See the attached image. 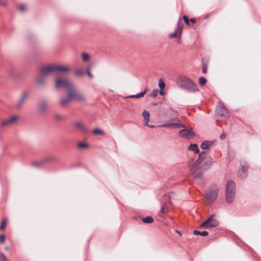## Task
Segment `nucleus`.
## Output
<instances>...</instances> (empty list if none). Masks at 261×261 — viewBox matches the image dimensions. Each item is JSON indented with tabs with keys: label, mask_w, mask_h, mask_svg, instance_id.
<instances>
[{
	"label": "nucleus",
	"mask_w": 261,
	"mask_h": 261,
	"mask_svg": "<svg viewBox=\"0 0 261 261\" xmlns=\"http://www.w3.org/2000/svg\"><path fill=\"white\" fill-rule=\"evenodd\" d=\"M176 84L180 88L189 93H194L199 91L196 85L186 76L178 77L176 80Z\"/></svg>",
	"instance_id": "nucleus-1"
},
{
	"label": "nucleus",
	"mask_w": 261,
	"mask_h": 261,
	"mask_svg": "<svg viewBox=\"0 0 261 261\" xmlns=\"http://www.w3.org/2000/svg\"><path fill=\"white\" fill-rule=\"evenodd\" d=\"M73 99H75L77 101L81 102H84L86 100V99L83 94L77 90L67 92V97H63L60 100V105L62 107H65Z\"/></svg>",
	"instance_id": "nucleus-2"
},
{
	"label": "nucleus",
	"mask_w": 261,
	"mask_h": 261,
	"mask_svg": "<svg viewBox=\"0 0 261 261\" xmlns=\"http://www.w3.org/2000/svg\"><path fill=\"white\" fill-rule=\"evenodd\" d=\"M236 184L231 180L227 181L225 187V199L228 203H231L236 195Z\"/></svg>",
	"instance_id": "nucleus-3"
},
{
	"label": "nucleus",
	"mask_w": 261,
	"mask_h": 261,
	"mask_svg": "<svg viewBox=\"0 0 261 261\" xmlns=\"http://www.w3.org/2000/svg\"><path fill=\"white\" fill-rule=\"evenodd\" d=\"M55 87L57 89L64 88L67 92L77 91L72 83L66 78H58L56 80Z\"/></svg>",
	"instance_id": "nucleus-4"
},
{
	"label": "nucleus",
	"mask_w": 261,
	"mask_h": 261,
	"mask_svg": "<svg viewBox=\"0 0 261 261\" xmlns=\"http://www.w3.org/2000/svg\"><path fill=\"white\" fill-rule=\"evenodd\" d=\"M214 215H211L205 221L202 222L200 226L203 228L207 229L210 228L216 227L219 225V221L214 219Z\"/></svg>",
	"instance_id": "nucleus-5"
},
{
	"label": "nucleus",
	"mask_w": 261,
	"mask_h": 261,
	"mask_svg": "<svg viewBox=\"0 0 261 261\" xmlns=\"http://www.w3.org/2000/svg\"><path fill=\"white\" fill-rule=\"evenodd\" d=\"M206 152L202 151L199 153V156L198 159L195 161V163L191 164V163L194 161V159L192 158L189 163V165L191 166V169L194 170H196L200 169V164L205 159Z\"/></svg>",
	"instance_id": "nucleus-6"
},
{
	"label": "nucleus",
	"mask_w": 261,
	"mask_h": 261,
	"mask_svg": "<svg viewBox=\"0 0 261 261\" xmlns=\"http://www.w3.org/2000/svg\"><path fill=\"white\" fill-rule=\"evenodd\" d=\"M218 190L215 186H212L208 189L206 193V198L208 202L213 203L217 199Z\"/></svg>",
	"instance_id": "nucleus-7"
},
{
	"label": "nucleus",
	"mask_w": 261,
	"mask_h": 261,
	"mask_svg": "<svg viewBox=\"0 0 261 261\" xmlns=\"http://www.w3.org/2000/svg\"><path fill=\"white\" fill-rule=\"evenodd\" d=\"M55 161V159L53 156H46L42 159L39 162H33L32 165L37 168H41L43 166L53 163Z\"/></svg>",
	"instance_id": "nucleus-8"
},
{
	"label": "nucleus",
	"mask_w": 261,
	"mask_h": 261,
	"mask_svg": "<svg viewBox=\"0 0 261 261\" xmlns=\"http://www.w3.org/2000/svg\"><path fill=\"white\" fill-rule=\"evenodd\" d=\"M240 164V168L238 171L239 177L241 179H245L248 175L249 165L244 160H241Z\"/></svg>",
	"instance_id": "nucleus-9"
},
{
	"label": "nucleus",
	"mask_w": 261,
	"mask_h": 261,
	"mask_svg": "<svg viewBox=\"0 0 261 261\" xmlns=\"http://www.w3.org/2000/svg\"><path fill=\"white\" fill-rule=\"evenodd\" d=\"M178 134L181 138L187 139H193L195 135L194 132L192 129H188L187 128L179 131Z\"/></svg>",
	"instance_id": "nucleus-10"
},
{
	"label": "nucleus",
	"mask_w": 261,
	"mask_h": 261,
	"mask_svg": "<svg viewBox=\"0 0 261 261\" xmlns=\"http://www.w3.org/2000/svg\"><path fill=\"white\" fill-rule=\"evenodd\" d=\"M30 94V92L29 91L24 90L22 92V93L20 95V98H19L17 105L16 108L18 109H20L22 108V106L24 104L25 100H27L29 95Z\"/></svg>",
	"instance_id": "nucleus-11"
},
{
	"label": "nucleus",
	"mask_w": 261,
	"mask_h": 261,
	"mask_svg": "<svg viewBox=\"0 0 261 261\" xmlns=\"http://www.w3.org/2000/svg\"><path fill=\"white\" fill-rule=\"evenodd\" d=\"M48 107V102L46 99L41 100L38 104V110L39 112L41 114H45Z\"/></svg>",
	"instance_id": "nucleus-12"
},
{
	"label": "nucleus",
	"mask_w": 261,
	"mask_h": 261,
	"mask_svg": "<svg viewBox=\"0 0 261 261\" xmlns=\"http://www.w3.org/2000/svg\"><path fill=\"white\" fill-rule=\"evenodd\" d=\"M54 66L53 65H50L46 67H41L39 69L38 72L43 75L46 77V75L48 74L54 72Z\"/></svg>",
	"instance_id": "nucleus-13"
},
{
	"label": "nucleus",
	"mask_w": 261,
	"mask_h": 261,
	"mask_svg": "<svg viewBox=\"0 0 261 261\" xmlns=\"http://www.w3.org/2000/svg\"><path fill=\"white\" fill-rule=\"evenodd\" d=\"M73 126L82 133L86 134L88 132V129L81 122L75 121L72 123Z\"/></svg>",
	"instance_id": "nucleus-14"
},
{
	"label": "nucleus",
	"mask_w": 261,
	"mask_h": 261,
	"mask_svg": "<svg viewBox=\"0 0 261 261\" xmlns=\"http://www.w3.org/2000/svg\"><path fill=\"white\" fill-rule=\"evenodd\" d=\"M217 114L218 115L223 116L225 118H228L229 114L228 110L224 106H221L217 110Z\"/></svg>",
	"instance_id": "nucleus-15"
},
{
	"label": "nucleus",
	"mask_w": 261,
	"mask_h": 261,
	"mask_svg": "<svg viewBox=\"0 0 261 261\" xmlns=\"http://www.w3.org/2000/svg\"><path fill=\"white\" fill-rule=\"evenodd\" d=\"M46 77L40 74L38 72V75L36 78V82L37 85L40 87H44L45 85Z\"/></svg>",
	"instance_id": "nucleus-16"
},
{
	"label": "nucleus",
	"mask_w": 261,
	"mask_h": 261,
	"mask_svg": "<svg viewBox=\"0 0 261 261\" xmlns=\"http://www.w3.org/2000/svg\"><path fill=\"white\" fill-rule=\"evenodd\" d=\"M18 119V118L16 116H13L11 118L8 119L7 120H3L1 123V125L2 126H5L9 125L12 124L14 122L16 121Z\"/></svg>",
	"instance_id": "nucleus-17"
},
{
	"label": "nucleus",
	"mask_w": 261,
	"mask_h": 261,
	"mask_svg": "<svg viewBox=\"0 0 261 261\" xmlns=\"http://www.w3.org/2000/svg\"><path fill=\"white\" fill-rule=\"evenodd\" d=\"M54 71H59L61 72H66L69 71V68L66 66L61 65H53Z\"/></svg>",
	"instance_id": "nucleus-18"
},
{
	"label": "nucleus",
	"mask_w": 261,
	"mask_h": 261,
	"mask_svg": "<svg viewBox=\"0 0 261 261\" xmlns=\"http://www.w3.org/2000/svg\"><path fill=\"white\" fill-rule=\"evenodd\" d=\"M213 160L211 157H208L204 162L203 164V168L204 169H208L212 165Z\"/></svg>",
	"instance_id": "nucleus-19"
},
{
	"label": "nucleus",
	"mask_w": 261,
	"mask_h": 261,
	"mask_svg": "<svg viewBox=\"0 0 261 261\" xmlns=\"http://www.w3.org/2000/svg\"><path fill=\"white\" fill-rule=\"evenodd\" d=\"M142 115L144 118L143 125H148V123L149 121V116H150L149 113L146 110H144L143 112H142Z\"/></svg>",
	"instance_id": "nucleus-20"
},
{
	"label": "nucleus",
	"mask_w": 261,
	"mask_h": 261,
	"mask_svg": "<svg viewBox=\"0 0 261 261\" xmlns=\"http://www.w3.org/2000/svg\"><path fill=\"white\" fill-rule=\"evenodd\" d=\"M212 145V142L205 140L203 141L200 144V147L203 150L209 149V147Z\"/></svg>",
	"instance_id": "nucleus-21"
},
{
	"label": "nucleus",
	"mask_w": 261,
	"mask_h": 261,
	"mask_svg": "<svg viewBox=\"0 0 261 261\" xmlns=\"http://www.w3.org/2000/svg\"><path fill=\"white\" fill-rule=\"evenodd\" d=\"M168 211V207L165 204L161 208L158 213V216L161 218L164 217V214L167 213Z\"/></svg>",
	"instance_id": "nucleus-22"
},
{
	"label": "nucleus",
	"mask_w": 261,
	"mask_h": 261,
	"mask_svg": "<svg viewBox=\"0 0 261 261\" xmlns=\"http://www.w3.org/2000/svg\"><path fill=\"white\" fill-rule=\"evenodd\" d=\"M236 156L235 151L231 149H228L227 151V159L230 161L233 160Z\"/></svg>",
	"instance_id": "nucleus-23"
},
{
	"label": "nucleus",
	"mask_w": 261,
	"mask_h": 261,
	"mask_svg": "<svg viewBox=\"0 0 261 261\" xmlns=\"http://www.w3.org/2000/svg\"><path fill=\"white\" fill-rule=\"evenodd\" d=\"M188 149L194 151L195 153H199V149L198 147V145L195 143L191 144V145L188 147Z\"/></svg>",
	"instance_id": "nucleus-24"
},
{
	"label": "nucleus",
	"mask_w": 261,
	"mask_h": 261,
	"mask_svg": "<svg viewBox=\"0 0 261 261\" xmlns=\"http://www.w3.org/2000/svg\"><path fill=\"white\" fill-rule=\"evenodd\" d=\"M147 92V89H145L143 91L135 95H130L128 97L130 98H140L141 97H143L144 95L146 94Z\"/></svg>",
	"instance_id": "nucleus-25"
},
{
	"label": "nucleus",
	"mask_w": 261,
	"mask_h": 261,
	"mask_svg": "<svg viewBox=\"0 0 261 261\" xmlns=\"http://www.w3.org/2000/svg\"><path fill=\"white\" fill-rule=\"evenodd\" d=\"M140 218L142 219L144 223L147 224L151 223L153 221V218L150 216H148L145 218H142L141 217H140Z\"/></svg>",
	"instance_id": "nucleus-26"
},
{
	"label": "nucleus",
	"mask_w": 261,
	"mask_h": 261,
	"mask_svg": "<svg viewBox=\"0 0 261 261\" xmlns=\"http://www.w3.org/2000/svg\"><path fill=\"white\" fill-rule=\"evenodd\" d=\"M176 125H177L176 123H170L161 124L160 125V127L163 128H176Z\"/></svg>",
	"instance_id": "nucleus-27"
},
{
	"label": "nucleus",
	"mask_w": 261,
	"mask_h": 261,
	"mask_svg": "<svg viewBox=\"0 0 261 261\" xmlns=\"http://www.w3.org/2000/svg\"><path fill=\"white\" fill-rule=\"evenodd\" d=\"M193 234L195 235H200L201 236L205 237L208 234V232L207 231H200L198 230H194L193 231Z\"/></svg>",
	"instance_id": "nucleus-28"
},
{
	"label": "nucleus",
	"mask_w": 261,
	"mask_h": 261,
	"mask_svg": "<svg viewBox=\"0 0 261 261\" xmlns=\"http://www.w3.org/2000/svg\"><path fill=\"white\" fill-rule=\"evenodd\" d=\"M184 24L181 22L180 18H179L178 21L177 23L176 30L178 31L179 35H181L183 29Z\"/></svg>",
	"instance_id": "nucleus-29"
},
{
	"label": "nucleus",
	"mask_w": 261,
	"mask_h": 261,
	"mask_svg": "<svg viewBox=\"0 0 261 261\" xmlns=\"http://www.w3.org/2000/svg\"><path fill=\"white\" fill-rule=\"evenodd\" d=\"M180 35H179L178 31L176 29L174 32L170 34L169 37L170 38H178L180 37Z\"/></svg>",
	"instance_id": "nucleus-30"
},
{
	"label": "nucleus",
	"mask_w": 261,
	"mask_h": 261,
	"mask_svg": "<svg viewBox=\"0 0 261 261\" xmlns=\"http://www.w3.org/2000/svg\"><path fill=\"white\" fill-rule=\"evenodd\" d=\"M82 58L83 61L88 62L90 59V56L88 54L86 53H83L82 54Z\"/></svg>",
	"instance_id": "nucleus-31"
},
{
	"label": "nucleus",
	"mask_w": 261,
	"mask_h": 261,
	"mask_svg": "<svg viewBox=\"0 0 261 261\" xmlns=\"http://www.w3.org/2000/svg\"><path fill=\"white\" fill-rule=\"evenodd\" d=\"M93 133L94 134V135H102L104 134V132L98 128H94L93 131H92Z\"/></svg>",
	"instance_id": "nucleus-32"
},
{
	"label": "nucleus",
	"mask_w": 261,
	"mask_h": 261,
	"mask_svg": "<svg viewBox=\"0 0 261 261\" xmlns=\"http://www.w3.org/2000/svg\"><path fill=\"white\" fill-rule=\"evenodd\" d=\"M84 73V72L82 69H77L74 72L75 75L79 77L83 76Z\"/></svg>",
	"instance_id": "nucleus-33"
},
{
	"label": "nucleus",
	"mask_w": 261,
	"mask_h": 261,
	"mask_svg": "<svg viewBox=\"0 0 261 261\" xmlns=\"http://www.w3.org/2000/svg\"><path fill=\"white\" fill-rule=\"evenodd\" d=\"M206 82H207L206 79L204 77L201 76L199 78V80H198L199 84L200 85H201L202 86L205 85Z\"/></svg>",
	"instance_id": "nucleus-34"
},
{
	"label": "nucleus",
	"mask_w": 261,
	"mask_h": 261,
	"mask_svg": "<svg viewBox=\"0 0 261 261\" xmlns=\"http://www.w3.org/2000/svg\"><path fill=\"white\" fill-rule=\"evenodd\" d=\"M158 86L160 88V89H165V82H164V81L162 79H159V83H158Z\"/></svg>",
	"instance_id": "nucleus-35"
},
{
	"label": "nucleus",
	"mask_w": 261,
	"mask_h": 261,
	"mask_svg": "<svg viewBox=\"0 0 261 261\" xmlns=\"http://www.w3.org/2000/svg\"><path fill=\"white\" fill-rule=\"evenodd\" d=\"M88 146V144L82 142H79L77 144V147L80 148H87Z\"/></svg>",
	"instance_id": "nucleus-36"
},
{
	"label": "nucleus",
	"mask_w": 261,
	"mask_h": 261,
	"mask_svg": "<svg viewBox=\"0 0 261 261\" xmlns=\"http://www.w3.org/2000/svg\"><path fill=\"white\" fill-rule=\"evenodd\" d=\"M54 117L55 120H63L65 118V117L59 114H55L54 115Z\"/></svg>",
	"instance_id": "nucleus-37"
},
{
	"label": "nucleus",
	"mask_w": 261,
	"mask_h": 261,
	"mask_svg": "<svg viewBox=\"0 0 261 261\" xmlns=\"http://www.w3.org/2000/svg\"><path fill=\"white\" fill-rule=\"evenodd\" d=\"M6 223H7V220L6 219H4L2 222L1 226H0V229L1 230H4L6 228Z\"/></svg>",
	"instance_id": "nucleus-38"
},
{
	"label": "nucleus",
	"mask_w": 261,
	"mask_h": 261,
	"mask_svg": "<svg viewBox=\"0 0 261 261\" xmlns=\"http://www.w3.org/2000/svg\"><path fill=\"white\" fill-rule=\"evenodd\" d=\"M158 93H159L158 89H153L151 92V96H152V97H155L157 96Z\"/></svg>",
	"instance_id": "nucleus-39"
},
{
	"label": "nucleus",
	"mask_w": 261,
	"mask_h": 261,
	"mask_svg": "<svg viewBox=\"0 0 261 261\" xmlns=\"http://www.w3.org/2000/svg\"><path fill=\"white\" fill-rule=\"evenodd\" d=\"M19 10L21 12H24L27 10V6L25 5H21L18 7Z\"/></svg>",
	"instance_id": "nucleus-40"
},
{
	"label": "nucleus",
	"mask_w": 261,
	"mask_h": 261,
	"mask_svg": "<svg viewBox=\"0 0 261 261\" xmlns=\"http://www.w3.org/2000/svg\"><path fill=\"white\" fill-rule=\"evenodd\" d=\"M207 64L204 63L203 62H202V72L203 73H207Z\"/></svg>",
	"instance_id": "nucleus-41"
},
{
	"label": "nucleus",
	"mask_w": 261,
	"mask_h": 261,
	"mask_svg": "<svg viewBox=\"0 0 261 261\" xmlns=\"http://www.w3.org/2000/svg\"><path fill=\"white\" fill-rule=\"evenodd\" d=\"M0 261H8L5 255L3 253H0Z\"/></svg>",
	"instance_id": "nucleus-42"
},
{
	"label": "nucleus",
	"mask_w": 261,
	"mask_h": 261,
	"mask_svg": "<svg viewBox=\"0 0 261 261\" xmlns=\"http://www.w3.org/2000/svg\"><path fill=\"white\" fill-rule=\"evenodd\" d=\"M182 18L185 23L189 25L190 23V19H189V17L187 15H185L183 16Z\"/></svg>",
	"instance_id": "nucleus-43"
},
{
	"label": "nucleus",
	"mask_w": 261,
	"mask_h": 261,
	"mask_svg": "<svg viewBox=\"0 0 261 261\" xmlns=\"http://www.w3.org/2000/svg\"><path fill=\"white\" fill-rule=\"evenodd\" d=\"M5 240V236L0 234V243L3 244Z\"/></svg>",
	"instance_id": "nucleus-44"
},
{
	"label": "nucleus",
	"mask_w": 261,
	"mask_h": 261,
	"mask_svg": "<svg viewBox=\"0 0 261 261\" xmlns=\"http://www.w3.org/2000/svg\"><path fill=\"white\" fill-rule=\"evenodd\" d=\"M176 128H180V127H185V128H187L186 126L181 123H176Z\"/></svg>",
	"instance_id": "nucleus-45"
},
{
	"label": "nucleus",
	"mask_w": 261,
	"mask_h": 261,
	"mask_svg": "<svg viewBox=\"0 0 261 261\" xmlns=\"http://www.w3.org/2000/svg\"><path fill=\"white\" fill-rule=\"evenodd\" d=\"M87 75H88V76L90 77V78H93V74L91 73V72H90V71L89 70V69L87 70Z\"/></svg>",
	"instance_id": "nucleus-46"
},
{
	"label": "nucleus",
	"mask_w": 261,
	"mask_h": 261,
	"mask_svg": "<svg viewBox=\"0 0 261 261\" xmlns=\"http://www.w3.org/2000/svg\"><path fill=\"white\" fill-rule=\"evenodd\" d=\"M201 175H202L201 173L200 172H199L195 174L194 175V177L195 178L200 177H201Z\"/></svg>",
	"instance_id": "nucleus-47"
},
{
	"label": "nucleus",
	"mask_w": 261,
	"mask_h": 261,
	"mask_svg": "<svg viewBox=\"0 0 261 261\" xmlns=\"http://www.w3.org/2000/svg\"><path fill=\"white\" fill-rule=\"evenodd\" d=\"M159 94L161 96H163L165 95V92L164 91V89H160V91H159Z\"/></svg>",
	"instance_id": "nucleus-48"
},
{
	"label": "nucleus",
	"mask_w": 261,
	"mask_h": 261,
	"mask_svg": "<svg viewBox=\"0 0 261 261\" xmlns=\"http://www.w3.org/2000/svg\"><path fill=\"white\" fill-rule=\"evenodd\" d=\"M226 137V135L225 133H222V134L220 135V139L221 140H223Z\"/></svg>",
	"instance_id": "nucleus-49"
},
{
	"label": "nucleus",
	"mask_w": 261,
	"mask_h": 261,
	"mask_svg": "<svg viewBox=\"0 0 261 261\" xmlns=\"http://www.w3.org/2000/svg\"><path fill=\"white\" fill-rule=\"evenodd\" d=\"M146 126H148V127H149V128H154V127H155V125H151V124H149L148 123V125H146Z\"/></svg>",
	"instance_id": "nucleus-50"
},
{
	"label": "nucleus",
	"mask_w": 261,
	"mask_h": 261,
	"mask_svg": "<svg viewBox=\"0 0 261 261\" xmlns=\"http://www.w3.org/2000/svg\"><path fill=\"white\" fill-rule=\"evenodd\" d=\"M172 112L174 114V118H175L176 117L177 112L176 111H174V110H172Z\"/></svg>",
	"instance_id": "nucleus-51"
},
{
	"label": "nucleus",
	"mask_w": 261,
	"mask_h": 261,
	"mask_svg": "<svg viewBox=\"0 0 261 261\" xmlns=\"http://www.w3.org/2000/svg\"><path fill=\"white\" fill-rule=\"evenodd\" d=\"M190 21H191L192 23H195L196 22V19L194 18H191L190 20Z\"/></svg>",
	"instance_id": "nucleus-52"
},
{
	"label": "nucleus",
	"mask_w": 261,
	"mask_h": 261,
	"mask_svg": "<svg viewBox=\"0 0 261 261\" xmlns=\"http://www.w3.org/2000/svg\"><path fill=\"white\" fill-rule=\"evenodd\" d=\"M77 165V164H73L70 166V168H73L75 167V166H76Z\"/></svg>",
	"instance_id": "nucleus-53"
},
{
	"label": "nucleus",
	"mask_w": 261,
	"mask_h": 261,
	"mask_svg": "<svg viewBox=\"0 0 261 261\" xmlns=\"http://www.w3.org/2000/svg\"><path fill=\"white\" fill-rule=\"evenodd\" d=\"M211 14H207L205 16V18L207 19L210 17Z\"/></svg>",
	"instance_id": "nucleus-54"
},
{
	"label": "nucleus",
	"mask_w": 261,
	"mask_h": 261,
	"mask_svg": "<svg viewBox=\"0 0 261 261\" xmlns=\"http://www.w3.org/2000/svg\"><path fill=\"white\" fill-rule=\"evenodd\" d=\"M175 232H176L177 233L179 234L180 236L181 235V232L179 230H175Z\"/></svg>",
	"instance_id": "nucleus-55"
},
{
	"label": "nucleus",
	"mask_w": 261,
	"mask_h": 261,
	"mask_svg": "<svg viewBox=\"0 0 261 261\" xmlns=\"http://www.w3.org/2000/svg\"><path fill=\"white\" fill-rule=\"evenodd\" d=\"M1 4H3V5H5V3H4L3 1V0H1Z\"/></svg>",
	"instance_id": "nucleus-56"
},
{
	"label": "nucleus",
	"mask_w": 261,
	"mask_h": 261,
	"mask_svg": "<svg viewBox=\"0 0 261 261\" xmlns=\"http://www.w3.org/2000/svg\"><path fill=\"white\" fill-rule=\"evenodd\" d=\"M6 250H8V247L6 248Z\"/></svg>",
	"instance_id": "nucleus-57"
}]
</instances>
